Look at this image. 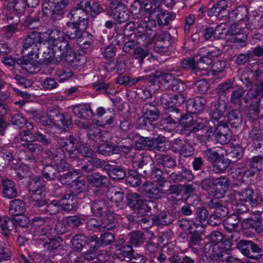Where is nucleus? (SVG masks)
<instances>
[{"instance_id": "1", "label": "nucleus", "mask_w": 263, "mask_h": 263, "mask_svg": "<svg viewBox=\"0 0 263 263\" xmlns=\"http://www.w3.org/2000/svg\"><path fill=\"white\" fill-rule=\"evenodd\" d=\"M54 60L58 62L65 61L75 69L82 67L84 58L83 56L77 55L76 52H67L63 49H57L55 47H47L42 53V58L39 62L41 64L47 65Z\"/></svg>"}, {"instance_id": "2", "label": "nucleus", "mask_w": 263, "mask_h": 263, "mask_svg": "<svg viewBox=\"0 0 263 263\" xmlns=\"http://www.w3.org/2000/svg\"><path fill=\"white\" fill-rule=\"evenodd\" d=\"M67 17L70 21L64 26L63 32L69 39L77 40L88 26L86 15L82 11L78 10L77 8L73 7Z\"/></svg>"}, {"instance_id": "3", "label": "nucleus", "mask_w": 263, "mask_h": 263, "mask_svg": "<svg viewBox=\"0 0 263 263\" xmlns=\"http://www.w3.org/2000/svg\"><path fill=\"white\" fill-rule=\"evenodd\" d=\"M141 5L140 3L137 1H135L130 6V11L132 14L137 15L135 20L138 19L137 22V30L138 31L137 35L140 37L145 39L151 35L153 36L156 35L155 31L153 30L152 25H155V20H150L149 17H143V14L140 11Z\"/></svg>"}, {"instance_id": "4", "label": "nucleus", "mask_w": 263, "mask_h": 263, "mask_svg": "<svg viewBox=\"0 0 263 263\" xmlns=\"http://www.w3.org/2000/svg\"><path fill=\"white\" fill-rule=\"evenodd\" d=\"M253 72L252 80L249 77H241V81L246 88H248L247 95L250 99H257L263 94V72L257 69Z\"/></svg>"}, {"instance_id": "5", "label": "nucleus", "mask_w": 263, "mask_h": 263, "mask_svg": "<svg viewBox=\"0 0 263 263\" xmlns=\"http://www.w3.org/2000/svg\"><path fill=\"white\" fill-rule=\"evenodd\" d=\"M108 13L116 24H120L129 19V10L123 0L111 1L109 5Z\"/></svg>"}, {"instance_id": "6", "label": "nucleus", "mask_w": 263, "mask_h": 263, "mask_svg": "<svg viewBox=\"0 0 263 263\" xmlns=\"http://www.w3.org/2000/svg\"><path fill=\"white\" fill-rule=\"evenodd\" d=\"M237 248L243 256L249 259L259 261L263 257L262 246L260 247L251 240L242 239L237 244Z\"/></svg>"}, {"instance_id": "7", "label": "nucleus", "mask_w": 263, "mask_h": 263, "mask_svg": "<svg viewBox=\"0 0 263 263\" xmlns=\"http://www.w3.org/2000/svg\"><path fill=\"white\" fill-rule=\"evenodd\" d=\"M42 35V32L33 31L24 37L23 42V49H31L28 54L33 55L36 54L37 56L40 53V50L44 42Z\"/></svg>"}, {"instance_id": "8", "label": "nucleus", "mask_w": 263, "mask_h": 263, "mask_svg": "<svg viewBox=\"0 0 263 263\" xmlns=\"http://www.w3.org/2000/svg\"><path fill=\"white\" fill-rule=\"evenodd\" d=\"M42 7L44 15L49 16L54 24H58L64 17L65 11L60 8L54 0H44Z\"/></svg>"}, {"instance_id": "9", "label": "nucleus", "mask_w": 263, "mask_h": 263, "mask_svg": "<svg viewBox=\"0 0 263 263\" xmlns=\"http://www.w3.org/2000/svg\"><path fill=\"white\" fill-rule=\"evenodd\" d=\"M48 42L51 46L55 47L57 49H63L67 52H74L73 47L70 43L62 35L61 31L58 27L51 30L49 32Z\"/></svg>"}, {"instance_id": "10", "label": "nucleus", "mask_w": 263, "mask_h": 263, "mask_svg": "<svg viewBox=\"0 0 263 263\" xmlns=\"http://www.w3.org/2000/svg\"><path fill=\"white\" fill-rule=\"evenodd\" d=\"M132 162L134 166L144 175L154 168V161L153 158L146 153H135L132 157Z\"/></svg>"}, {"instance_id": "11", "label": "nucleus", "mask_w": 263, "mask_h": 263, "mask_svg": "<svg viewBox=\"0 0 263 263\" xmlns=\"http://www.w3.org/2000/svg\"><path fill=\"white\" fill-rule=\"evenodd\" d=\"M156 27V24L155 25H152L153 30L155 31L156 35L155 36L151 35L150 39H146L147 42L145 44L148 43H152L153 39L157 35L155 42L154 43V48L157 52L165 51L170 46L171 44V36L170 34L167 32H162L160 33L156 32L154 28Z\"/></svg>"}, {"instance_id": "12", "label": "nucleus", "mask_w": 263, "mask_h": 263, "mask_svg": "<svg viewBox=\"0 0 263 263\" xmlns=\"http://www.w3.org/2000/svg\"><path fill=\"white\" fill-rule=\"evenodd\" d=\"M74 7L77 8L78 10L81 11L86 14L88 22L89 20L88 13L89 12H90L91 17H95L97 15L103 11V9L101 5L98 3H93L91 6L89 0H80Z\"/></svg>"}, {"instance_id": "13", "label": "nucleus", "mask_w": 263, "mask_h": 263, "mask_svg": "<svg viewBox=\"0 0 263 263\" xmlns=\"http://www.w3.org/2000/svg\"><path fill=\"white\" fill-rule=\"evenodd\" d=\"M165 184L163 182L154 183L152 182H145L143 184L144 194L149 198L159 199L164 194Z\"/></svg>"}, {"instance_id": "14", "label": "nucleus", "mask_w": 263, "mask_h": 263, "mask_svg": "<svg viewBox=\"0 0 263 263\" xmlns=\"http://www.w3.org/2000/svg\"><path fill=\"white\" fill-rule=\"evenodd\" d=\"M82 126L87 129V137L89 140L95 142L107 141L110 139V133L106 130H102L100 128L96 126L88 127V125H85L83 123Z\"/></svg>"}, {"instance_id": "15", "label": "nucleus", "mask_w": 263, "mask_h": 263, "mask_svg": "<svg viewBox=\"0 0 263 263\" xmlns=\"http://www.w3.org/2000/svg\"><path fill=\"white\" fill-rule=\"evenodd\" d=\"M237 195L240 201L248 203L251 206H256L260 201L258 194L254 192L253 190L249 186L238 192Z\"/></svg>"}, {"instance_id": "16", "label": "nucleus", "mask_w": 263, "mask_h": 263, "mask_svg": "<svg viewBox=\"0 0 263 263\" xmlns=\"http://www.w3.org/2000/svg\"><path fill=\"white\" fill-rule=\"evenodd\" d=\"M89 207L92 215L96 217H102L110 211L108 202L104 199L98 198L90 201Z\"/></svg>"}, {"instance_id": "17", "label": "nucleus", "mask_w": 263, "mask_h": 263, "mask_svg": "<svg viewBox=\"0 0 263 263\" xmlns=\"http://www.w3.org/2000/svg\"><path fill=\"white\" fill-rule=\"evenodd\" d=\"M228 107V104L224 100L218 97L210 111V118L212 122L218 123L219 120L224 117L226 111Z\"/></svg>"}, {"instance_id": "18", "label": "nucleus", "mask_w": 263, "mask_h": 263, "mask_svg": "<svg viewBox=\"0 0 263 263\" xmlns=\"http://www.w3.org/2000/svg\"><path fill=\"white\" fill-rule=\"evenodd\" d=\"M88 183L93 187L103 189L108 187L109 179L100 173H93L86 177Z\"/></svg>"}, {"instance_id": "19", "label": "nucleus", "mask_w": 263, "mask_h": 263, "mask_svg": "<svg viewBox=\"0 0 263 263\" xmlns=\"http://www.w3.org/2000/svg\"><path fill=\"white\" fill-rule=\"evenodd\" d=\"M166 112L162 120L167 124H177L186 119V116L184 114L182 113L179 108L173 106L168 107Z\"/></svg>"}, {"instance_id": "20", "label": "nucleus", "mask_w": 263, "mask_h": 263, "mask_svg": "<svg viewBox=\"0 0 263 263\" xmlns=\"http://www.w3.org/2000/svg\"><path fill=\"white\" fill-rule=\"evenodd\" d=\"M217 138L215 142L222 145L228 143L231 139V136L229 132V127L227 121L218 122Z\"/></svg>"}, {"instance_id": "21", "label": "nucleus", "mask_w": 263, "mask_h": 263, "mask_svg": "<svg viewBox=\"0 0 263 263\" xmlns=\"http://www.w3.org/2000/svg\"><path fill=\"white\" fill-rule=\"evenodd\" d=\"M167 174L168 176L166 178L171 183L173 182L175 184L184 181L192 180L194 178L192 172L185 167H183L181 172H174Z\"/></svg>"}, {"instance_id": "22", "label": "nucleus", "mask_w": 263, "mask_h": 263, "mask_svg": "<svg viewBox=\"0 0 263 263\" xmlns=\"http://www.w3.org/2000/svg\"><path fill=\"white\" fill-rule=\"evenodd\" d=\"M255 216V219L248 218L245 220L243 222V227L245 229H254L257 233H260L263 231V212H256Z\"/></svg>"}, {"instance_id": "23", "label": "nucleus", "mask_w": 263, "mask_h": 263, "mask_svg": "<svg viewBox=\"0 0 263 263\" xmlns=\"http://www.w3.org/2000/svg\"><path fill=\"white\" fill-rule=\"evenodd\" d=\"M3 190L2 195L3 197L12 199L17 196V191L15 184L12 180L5 178L2 180Z\"/></svg>"}, {"instance_id": "24", "label": "nucleus", "mask_w": 263, "mask_h": 263, "mask_svg": "<svg viewBox=\"0 0 263 263\" xmlns=\"http://www.w3.org/2000/svg\"><path fill=\"white\" fill-rule=\"evenodd\" d=\"M141 112L143 116L150 120V122L156 121L160 115V110L153 102L144 104L142 107Z\"/></svg>"}, {"instance_id": "25", "label": "nucleus", "mask_w": 263, "mask_h": 263, "mask_svg": "<svg viewBox=\"0 0 263 263\" xmlns=\"http://www.w3.org/2000/svg\"><path fill=\"white\" fill-rule=\"evenodd\" d=\"M205 101L202 98L190 99L186 102V111L190 114H197L204 107Z\"/></svg>"}, {"instance_id": "26", "label": "nucleus", "mask_w": 263, "mask_h": 263, "mask_svg": "<svg viewBox=\"0 0 263 263\" xmlns=\"http://www.w3.org/2000/svg\"><path fill=\"white\" fill-rule=\"evenodd\" d=\"M127 205L133 210H143L145 200L137 193H130L127 195Z\"/></svg>"}, {"instance_id": "27", "label": "nucleus", "mask_w": 263, "mask_h": 263, "mask_svg": "<svg viewBox=\"0 0 263 263\" xmlns=\"http://www.w3.org/2000/svg\"><path fill=\"white\" fill-rule=\"evenodd\" d=\"M182 185L181 184H170L167 188L164 187L163 194L169 196L173 201L178 202L182 198Z\"/></svg>"}, {"instance_id": "28", "label": "nucleus", "mask_w": 263, "mask_h": 263, "mask_svg": "<svg viewBox=\"0 0 263 263\" xmlns=\"http://www.w3.org/2000/svg\"><path fill=\"white\" fill-rule=\"evenodd\" d=\"M227 117L228 122L232 127L238 128L243 122V115L239 109H231L227 113Z\"/></svg>"}, {"instance_id": "29", "label": "nucleus", "mask_w": 263, "mask_h": 263, "mask_svg": "<svg viewBox=\"0 0 263 263\" xmlns=\"http://www.w3.org/2000/svg\"><path fill=\"white\" fill-rule=\"evenodd\" d=\"M17 63L22 68L30 73L36 72L39 69L36 61L32 58H30V57L17 59Z\"/></svg>"}, {"instance_id": "30", "label": "nucleus", "mask_w": 263, "mask_h": 263, "mask_svg": "<svg viewBox=\"0 0 263 263\" xmlns=\"http://www.w3.org/2000/svg\"><path fill=\"white\" fill-rule=\"evenodd\" d=\"M215 198H222L229 185V179L225 177L214 179Z\"/></svg>"}, {"instance_id": "31", "label": "nucleus", "mask_w": 263, "mask_h": 263, "mask_svg": "<svg viewBox=\"0 0 263 263\" xmlns=\"http://www.w3.org/2000/svg\"><path fill=\"white\" fill-rule=\"evenodd\" d=\"M218 199L216 198L212 199L207 202L206 204L210 209L214 210V212L223 219L228 214L229 210Z\"/></svg>"}, {"instance_id": "32", "label": "nucleus", "mask_w": 263, "mask_h": 263, "mask_svg": "<svg viewBox=\"0 0 263 263\" xmlns=\"http://www.w3.org/2000/svg\"><path fill=\"white\" fill-rule=\"evenodd\" d=\"M105 218L102 220V232L112 230L117 228L118 221L115 214L111 211L104 215Z\"/></svg>"}, {"instance_id": "33", "label": "nucleus", "mask_w": 263, "mask_h": 263, "mask_svg": "<svg viewBox=\"0 0 263 263\" xmlns=\"http://www.w3.org/2000/svg\"><path fill=\"white\" fill-rule=\"evenodd\" d=\"M248 11L247 8L245 6H239L234 10L230 12L229 19L233 21L234 22L242 21H248Z\"/></svg>"}, {"instance_id": "34", "label": "nucleus", "mask_w": 263, "mask_h": 263, "mask_svg": "<svg viewBox=\"0 0 263 263\" xmlns=\"http://www.w3.org/2000/svg\"><path fill=\"white\" fill-rule=\"evenodd\" d=\"M150 151L157 150L159 152H164L166 147L164 144L166 138L160 135H154L149 137Z\"/></svg>"}, {"instance_id": "35", "label": "nucleus", "mask_w": 263, "mask_h": 263, "mask_svg": "<svg viewBox=\"0 0 263 263\" xmlns=\"http://www.w3.org/2000/svg\"><path fill=\"white\" fill-rule=\"evenodd\" d=\"M26 211L25 202L21 199H16L10 202L9 213L13 216H18Z\"/></svg>"}, {"instance_id": "36", "label": "nucleus", "mask_w": 263, "mask_h": 263, "mask_svg": "<svg viewBox=\"0 0 263 263\" xmlns=\"http://www.w3.org/2000/svg\"><path fill=\"white\" fill-rule=\"evenodd\" d=\"M240 222V219L237 214H232L227 217L223 222L224 230L228 233H231L235 232V230L238 228Z\"/></svg>"}, {"instance_id": "37", "label": "nucleus", "mask_w": 263, "mask_h": 263, "mask_svg": "<svg viewBox=\"0 0 263 263\" xmlns=\"http://www.w3.org/2000/svg\"><path fill=\"white\" fill-rule=\"evenodd\" d=\"M152 220L153 224L157 226H167L173 221L172 215L166 211H162L159 214L153 215Z\"/></svg>"}, {"instance_id": "38", "label": "nucleus", "mask_w": 263, "mask_h": 263, "mask_svg": "<svg viewBox=\"0 0 263 263\" xmlns=\"http://www.w3.org/2000/svg\"><path fill=\"white\" fill-rule=\"evenodd\" d=\"M71 243L74 251L81 252L88 243V240L85 234L79 233L72 237Z\"/></svg>"}, {"instance_id": "39", "label": "nucleus", "mask_w": 263, "mask_h": 263, "mask_svg": "<svg viewBox=\"0 0 263 263\" xmlns=\"http://www.w3.org/2000/svg\"><path fill=\"white\" fill-rule=\"evenodd\" d=\"M59 147L63 152H67L74 146L78 141V139L72 135L65 138H59L57 139Z\"/></svg>"}, {"instance_id": "40", "label": "nucleus", "mask_w": 263, "mask_h": 263, "mask_svg": "<svg viewBox=\"0 0 263 263\" xmlns=\"http://www.w3.org/2000/svg\"><path fill=\"white\" fill-rule=\"evenodd\" d=\"M5 15L7 16V19L9 24L4 27V31L7 36L10 37L17 31L20 22L19 17L17 15H15V16H8L7 12L5 13Z\"/></svg>"}, {"instance_id": "41", "label": "nucleus", "mask_w": 263, "mask_h": 263, "mask_svg": "<svg viewBox=\"0 0 263 263\" xmlns=\"http://www.w3.org/2000/svg\"><path fill=\"white\" fill-rule=\"evenodd\" d=\"M155 158L156 164L164 168H172L176 166L175 159L170 155L160 154L157 155Z\"/></svg>"}, {"instance_id": "42", "label": "nucleus", "mask_w": 263, "mask_h": 263, "mask_svg": "<svg viewBox=\"0 0 263 263\" xmlns=\"http://www.w3.org/2000/svg\"><path fill=\"white\" fill-rule=\"evenodd\" d=\"M41 24L40 12L37 10H33L27 15L24 21L25 26L32 29L37 28Z\"/></svg>"}, {"instance_id": "43", "label": "nucleus", "mask_w": 263, "mask_h": 263, "mask_svg": "<svg viewBox=\"0 0 263 263\" xmlns=\"http://www.w3.org/2000/svg\"><path fill=\"white\" fill-rule=\"evenodd\" d=\"M157 11L158 13L156 14V20L160 26L168 25L171 22L175 19L176 16L175 14L173 12H165L159 10Z\"/></svg>"}, {"instance_id": "44", "label": "nucleus", "mask_w": 263, "mask_h": 263, "mask_svg": "<svg viewBox=\"0 0 263 263\" xmlns=\"http://www.w3.org/2000/svg\"><path fill=\"white\" fill-rule=\"evenodd\" d=\"M13 227L11 218L0 214V229L2 235L5 237H8L13 230Z\"/></svg>"}, {"instance_id": "45", "label": "nucleus", "mask_w": 263, "mask_h": 263, "mask_svg": "<svg viewBox=\"0 0 263 263\" xmlns=\"http://www.w3.org/2000/svg\"><path fill=\"white\" fill-rule=\"evenodd\" d=\"M73 111L76 116L83 119H88L93 115L92 111L89 104L76 106L73 108Z\"/></svg>"}, {"instance_id": "46", "label": "nucleus", "mask_w": 263, "mask_h": 263, "mask_svg": "<svg viewBox=\"0 0 263 263\" xmlns=\"http://www.w3.org/2000/svg\"><path fill=\"white\" fill-rule=\"evenodd\" d=\"M12 222L13 224V230L14 228L19 232H21V229H28L30 226L29 219L24 215H22L14 217L11 218Z\"/></svg>"}, {"instance_id": "47", "label": "nucleus", "mask_w": 263, "mask_h": 263, "mask_svg": "<svg viewBox=\"0 0 263 263\" xmlns=\"http://www.w3.org/2000/svg\"><path fill=\"white\" fill-rule=\"evenodd\" d=\"M212 171L215 174H221L226 172L230 164L228 160L224 158V155L218 159L212 164Z\"/></svg>"}, {"instance_id": "48", "label": "nucleus", "mask_w": 263, "mask_h": 263, "mask_svg": "<svg viewBox=\"0 0 263 263\" xmlns=\"http://www.w3.org/2000/svg\"><path fill=\"white\" fill-rule=\"evenodd\" d=\"M54 164H48L44 167L42 170L43 177L48 181H53L58 179L59 175Z\"/></svg>"}, {"instance_id": "49", "label": "nucleus", "mask_w": 263, "mask_h": 263, "mask_svg": "<svg viewBox=\"0 0 263 263\" xmlns=\"http://www.w3.org/2000/svg\"><path fill=\"white\" fill-rule=\"evenodd\" d=\"M75 166L78 168L76 170L78 175L83 173H91L95 171L91 160L85 161L83 159L79 160L77 161Z\"/></svg>"}, {"instance_id": "50", "label": "nucleus", "mask_w": 263, "mask_h": 263, "mask_svg": "<svg viewBox=\"0 0 263 263\" xmlns=\"http://www.w3.org/2000/svg\"><path fill=\"white\" fill-rule=\"evenodd\" d=\"M70 192L75 196L83 192L86 188V182L84 179L78 177L77 179L69 186Z\"/></svg>"}, {"instance_id": "51", "label": "nucleus", "mask_w": 263, "mask_h": 263, "mask_svg": "<svg viewBox=\"0 0 263 263\" xmlns=\"http://www.w3.org/2000/svg\"><path fill=\"white\" fill-rule=\"evenodd\" d=\"M96 151L99 154L104 156H111L118 152L115 144L108 143H102L99 145Z\"/></svg>"}, {"instance_id": "52", "label": "nucleus", "mask_w": 263, "mask_h": 263, "mask_svg": "<svg viewBox=\"0 0 263 263\" xmlns=\"http://www.w3.org/2000/svg\"><path fill=\"white\" fill-rule=\"evenodd\" d=\"M128 236L130 244L134 247H139L143 244L146 239L145 234L141 231L132 232Z\"/></svg>"}, {"instance_id": "53", "label": "nucleus", "mask_w": 263, "mask_h": 263, "mask_svg": "<svg viewBox=\"0 0 263 263\" xmlns=\"http://www.w3.org/2000/svg\"><path fill=\"white\" fill-rule=\"evenodd\" d=\"M246 90L242 87H239L233 90L231 94L230 100V103L235 106H241L242 103L241 100Z\"/></svg>"}, {"instance_id": "54", "label": "nucleus", "mask_w": 263, "mask_h": 263, "mask_svg": "<svg viewBox=\"0 0 263 263\" xmlns=\"http://www.w3.org/2000/svg\"><path fill=\"white\" fill-rule=\"evenodd\" d=\"M85 221L84 216L80 214L68 216L66 219L67 224L73 229H77L83 226Z\"/></svg>"}, {"instance_id": "55", "label": "nucleus", "mask_w": 263, "mask_h": 263, "mask_svg": "<svg viewBox=\"0 0 263 263\" xmlns=\"http://www.w3.org/2000/svg\"><path fill=\"white\" fill-rule=\"evenodd\" d=\"M202 154L204 157L212 164L223 155L221 150L215 148H208L203 151Z\"/></svg>"}, {"instance_id": "56", "label": "nucleus", "mask_w": 263, "mask_h": 263, "mask_svg": "<svg viewBox=\"0 0 263 263\" xmlns=\"http://www.w3.org/2000/svg\"><path fill=\"white\" fill-rule=\"evenodd\" d=\"M61 206L60 201L57 200H53L46 204V207L41 210V213L44 214H49L52 216L58 214Z\"/></svg>"}, {"instance_id": "57", "label": "nucleus", "mask_w": 263, "mask_h": 263, "mask_svg": "<svg viewBox=\"0 0 263 263\" xmlns=\"http://www.w3.org/2000/svg\"><path fill=\"white\" fill-rule=\"evenodd\" d=\"M107 173L108 175L114 180H120L123 179L126 175L125 170L120 166L107 169Z\"/></svg>"}, {"instance_id": "58", "label": "nucleus", "mask_w": 263, "mask_h": 263, "mask_svg": "<svg viewBox=\"0 0 263 263\" xmlns=\"http://www.w3.org/2000/svg\"><path fill=\"white\" fill-rule=\"evenodd\" d=\"M209 212L208 209L203 206H198L195 211V218L196 221L203 224L207 222Z\"/></svg>"}, {"instance_id": "59", "label": "nucleus", "mask_w": 263, "mask_h": 263, "mask_svg": "<svg viewBox=\"0 0 263 263\" xmlns=\"http://www.w3.org/2000/svg\"><path fill=\"white\" fill-rule=\"evenodd\" d=\"M142 175L139 174L136 171L130 170L128 172V176L126 178V181L133 187L139 186L141 183Z\"/></svg>"}, {"instance_id": "60", "label": "nucleus", "mask_w": 263, "mask_h": 263, "mask_svg": "<svg viewBox=\"0 0 263 263\" xmlns=\"http://www.w3.org/2000/svg\"><path fill=\"white\" fill-rule=\"evenodd\" d=\"M76 173L77 174L76 170L69 171L62 175H59L58 179L61 184L69 187L78 177L75 174Z\"/></svg>"}, {"instance_id": "61", "label": "nucleus", "mask_w": 263, "mask_h": 263, "mask_svg": "<svg viewBox=\"0 0 263 263\" xmlns=\"http://www.w3.org/2000/svg\"><path fill=\"white\" fill-rule=\"evenodd\" d=\"M12 255V251L7 247L6 244L0 240V263H6L10 260Z\"/></svg>"}, {"instance_id": "62", "label": "nucleus", "mask_w": 263, "mask_h": 263, "mask_svg": "<svg viewBox=\"0 0 263 263\" xmlns=\"http://www.w3.org/2000/svg\"><path fill=\"white\" fill-rule=\"evenodd\" d=\"M224 243H217L213 245L211 243H207L205 245V250H208V252L213 258H215L218 254L224 248L223 246Z\"/></svg>"}, {"instance_id": "63", "label": "nucleus", "mask_w": 263, "mask_h": 263, "mask_svg": "<svg viewBox=\"0 0 263 263\" xmlns=\"http://www.w3.org/2000/svg\"><path fill=\"white\" fill-rule=\"evenodd\" d=\"M92 39L93 36L90 33L83 31L82 34L77 39V41L81 43V47L87 49L92 45L93 43Z\"/></svg>"}, {"instance_id": "64", "label": "nucleus", "mask_w": 263, "mask_h": 263, "mask_svg": "<svg viewBox=\"0 0 263 263\" xmlns=\"http://www.w3.org/2000/svg\"><path fill=\"white\" fill-rule=\"evenodd\" d=\"M248 165L257 172L263 171V157L261 155L254 156L250 160Z\"/></svg>"}]
</instances>
